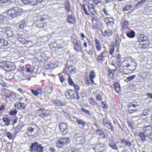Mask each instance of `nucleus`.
I'll return each mask as SVG.
<instances>
[{
    "instance_id": "f257e3e1",
    "label": "nucleus",
    "mask_w": 152,
    "mask_h": 152,
    "mask_svg": "<svg viewBox=\"0 0 152 152\" xmlns=\"http://www.w3.org/2000/svg\"><path fill=\"white\" fill-rule=\"evenodd\" d=\"M122 65L124 69L133 71L136 69L137 64L134 60L129 57L126 58L122 62Z\"/></svg>"
},
{
    "instance_id": "f03ea898",
    "label": "nucleus",
    "mask_w": 152,
    "mask_h": 152,
    "mask_svg": "<svg viewBox=\"0 0 152 152\" xmlns=\"http://www.w3.org/2000/svg\"><path fill=\"white\" fill-rule=\"evenodd\" d=\"M0 67L6 71H11L15 69V66L13 62L9 61H3L0 62Z\"/></svg>"
},
{
    "instance_id": "7ed1b4c3",
    "label": "nucleus",
    "mask_w": 152,
    "mask_h": 152,
    "mask_svg": "<svg viewBox=\"0 0 152 152\" xmlns=\"http://www.w3.org/2000/svg\"><path fill=\"white\" fill-rule=\"evenodd\" d=\"M70 142V138L68 137H60L57 141L56 146L59 149L64 148Z\"/></svg>"
},
{
    "instance_id": "20e7f679",
    "label": "nucleus",
    "mask_w": 152,
    "mask_h": 152,
    "mask_svg": "<svg viewBox=\"0 0 152 152\" xmlns=\"http://www.w3.org/2000/svg\"><path fill=\"white\" fill-rule=\"evenodd\" d=\"M31 152H43L44 147L37 142L33 143L30 147Z\"/></svg>"
},
{
    "instance_id": "39448f33",
    "label": "nucleus",
    "mask_w": 152,
    "mask_h": 152,
    "mask_svg": "<svg viewBox=\"0 0 152 152\" xmlns=\"http://www.w3.org/2000/svg\"><path fill=\"white\" fill-rule=\"evenodd\" d=\"M7 13L9 16L12 18H15L21 15L22 12L19 10L18 8L13 7L12 8L9 10Z\"/></svg>"
},
{
    "instance_id": "423d86ee",
    "label": "nucleus",
    "mask_w": 152,
    "mask_h": 152,
    "mask_svg": "<svg viewBox=\"0 0 152 152\" xmlns=\"http://www.w3.org/2000/svg\"><path fill=\"white\" fill-rule=\"evenodd\" d=\"M144 134L149 139L152 140V127L151 126H145L143 127Z\"/></svg>"
},
{
    "instance_id": "0eeeda50",
    "label": "nucleus",
    "mask_w": 152,
    "mask_h": 152,
    "mask_svg": "<svg viewBox=\"0 0 152 152\" xmlns=\"http://www.w3.org/2000/svg\"><path fill=\"white\" fill-rule=\"evenodd\" d=\"M43 0H21L22 2L25 4H30L35 6L42 3Z\"/></svg>"
},
{
    "instance_id": "6e6552de",
    "label": "nucleus",
    "mask_w": 152,
    "mask_h": 152,
    "mask_svg": "<svg viewBox=\"0 0 152 152\" xmlns=\"http://www.w3.org/2000/svg\"><path fill=\"white\" fill-rule=\"evenodd\" d=\"M54 45V48L58 49L62 48L65 47V45L64 43L61 40L56 41Z\"/></svg>"
},
{
    "instance_id": "1a4fd4ad",
    "label": "nucleus",
    "mask_w": 152,
    "mask_h": 152,
    "mask_svg": "<svg viewBox=\"0 0 152 152\" xmlns=\"http://www.w3.org/2000/svg\"><path fill=\"white\" fill-rule=\"evenodd\" d=\"M65 95L66 97L68 99H74L75 98V94L71 90H69L65 93Z\"/></svg>"
},
{
    "instance_id": "9d476101",
    "label": "nucleus",
    "mask_w": 152,
    "mask_h": 152,
    "mask_svg": "<svg viewBox=\"0 0 152 152\" xmlns=\"http://www.w3.org/2000/svg\"><path fill=\"white\" fill-rule=\"evenodd\" d=\"M59 125L60 130L64 134H65L67 133L68 129L66 124L61 123L59 124Z\"/></svg>"
},
{
    "instance_id": "9b49d317",
    "label": "nucleus",
    "mask_w": 152,
    "mask_h": 152,
    "mask_svg": "<svg viewBox=\"0 0 152 152\" xmlns=\"http://www.w3.org/2000/svg\"><path fill=\"white\" fill-rule=\"evenodd\" d=\"M74 49L77 52L81 51L82 50V48L81 46L80 42L77 40H76L74 42Z\"/></svg>"
},
{
    "instance_id": "f8f14e48",
    "label": "nucleus",
    "mask_w": 152,
    "mask_h": 152,
    "mask_svg": "<svg viewBox=\"0 0 152 152\" xmlns=\"http://www.w3.org/2000/svg\"><path fill=\"white\" fill-rule=\"evenodd\" d=\"M105 21L107 26H111L114 23V19L111 18L106 17Z\"/></svg>"
},
{
    "instance_id": "ddd939ff",
    "label": "nucleus",
    "mask_w": 152,
    "mask_h": 152,
    "mask_svg": "<svg viewBox=\"0 0 152 152\" xmlns=\"http://www.w3.org/2000/svg\"><path fill=\"white\" fill-rule=\"evenodd\" d=\"M102 35L104 37H109L111 36L113 34L112 31L110 29L105 30L104 32L102 31Z\"/></svg>"
},
{
    "instance_id": "4468645a",
    "label": "nucleus",
    "mask_w": 152,
    "mask_h": 152,
    "mask_svg": "<svg viewBox=\"0 0 152 152\" xmlns=\"http://www.w3.org/2000/svg\"><path fill=\"white\" fill-rule=\"evenodd\" d=\"M89 76L90 80L92 84L96 85V84L95 83L93 80V79L95 78L96 76V74L94 70H92L90 72Z\"/></svg>"
},
{
    "instance_id": "2eb2a0df",
    "label": "nucleus",
    "mask_w": 152,
    "mask_h": 152,
    "mask_svg": "<svg viewBox=\"0 0 152 152\" xmlns=\"http://www.w3.org/2000/svg\"><path fill=\"white\" fill-rule=\"evenodd\" d=\"M95 43L96 50L98 51H100L101 50L102 46L99 41L97 39H96Z\"/></svg>"
},
{
    "instance_id": "dca6fc26",
    "label": "nucleus",
    "mask_w": 152,
    "mask_h": 152,
    "mask_svg": "<svg viewBox=\"0 0 152 152\" xmlns=\"http://www.w3.org/2000/svg\"><path fill=\"white\" fill-rule=\"evenodd\" d=\"M105 50H104L103 52L100 53L97 58V60L100 63H102L104 61V54L105 53Z\"/></svg>"
},
{
    "instance_id": "f3484780",
    "label": "nucleus",
    "mask_w": 152,
    "mask_h": 152,
    "mask_svg": "<svg viewBox=\"0 0 152 152\" xmlns=\"http://www.w3.org/2000/svg\"><path fill=\"white\" fill-rule=\"evenodd\" d=\"M4 30L8 37H11L12 36L13 34L12 31L9 27H6Z\"/></svg>"
},
{
    "instance_id": "a211bd4d",
    "label": "nucleus",
    "mask_w": 152,
    "mask_h": 152,
    "mask_svg": "<svg viewBox=\"0 0 152 152\" xmlns=\"http://www.w3.org/2000/svg\"><path fill=\"white\" fill-rule=\"evenodd\" d=\"M64 5L65 10L67 12L70 11L71 7L69 2L68 0L66 1L65 2Z\"/></svg>"
},
{
    "instance_id": "6ab92c4d",
    "label": "nucleus",
    "mask_w": 152,
    "mask_h": 152,
    "mask_svg": "<svg viewBox=\"0 0 152 152\" xmlns=\"http://www.w3.org/2000/svg\"><path fill=\"white\" fill-rule=\"evenodd\" d=\"M76 122L79 125H80L82 128H84L86 125L85 122L83 121L82 120H78L77 118H75Z\"/></svg>"
},
{
    "instance_id": "aec40b11",
    "label": "nucleus",
    "mask_w": 152,
    "mask_h": 152,
    "mask_svg": "<svg viewBox=\"0 0 152 152\" xmlns=\"http://www.w3.org/2000/svg\"><path fill=\"white\" fill-rule=\"evenodd\" d=\"M146 134L142 132H140L139 136L140 137L141 140L143 142H144L146 140V137L147 136Z\"/></svg>"
},
{
    "instance_id": "412c9836",
    "label": "nucleus",
    "mask_w": 152,
    "mask_h": 152,
    "mask_svg": "<svg viewBox=\"0 0 152 152\" xmlns=\"http://www.w3.org/2000/svg\"><path fill=\"white\" fill-rule=\"evenodd\" d=\"M67 21L69 23H74L75 21V18L73 15H69L68 16Z\"/></svg>"
},
{
    "instance_id": "4be33fe9",
    "label": "nucleus",
    "mask_w": 152,
    "mask_h": 152,
    "mask_svg": "<svg viewBox=\"0 0 152 152\" xmlns=\"http://www.w3.org/2000/svg\"><path fill=\"white\" fill-rule=\"evenodd\" d=\"M127 36L130 38H132L134 37L135 35L134 32L132 30L126 32Z\"/></svg>"
},
{
    "instance_id": "5701e85b",
    "label": "nucleus",
    "mask_w": 152,
    "mask_h": 152,
    "mask_svg": "<svg viewBox=\"0 0 152 152\" xmlns=\"http://www.w3.org/2000/svg\"><path fill=\"white\" fill-rule=\"evenodd\" d=\"M18 41L22 42L23 44H26L27 43L31 42L32 43V41H28L26 40L24 38L22 37H18Z\"/></svg>"
},
{
    "instance_id": "b1692460",
    "label": "nucleus",
    "mask_w": 152,
    "mask_h": 152,
    "mask_svg": "<svg viewBox=\"0 0 152 152\" xmlns=\"http://www.w3.org/2000/svg\"><path fill=\"white\" fill-rule=\"evenodd\" d=\"M45 89L47 93L50 94L53 92V87L52 86H48L46 87Z\"/></svg>"
},
{
    "instance_id": "393cba45",
    "label": "nucleus",
    "mask_w": 152,
    "mask_h": 152,
    "mask_svg": "<svg viewBox=\"0 0 152 152\" xmlns=\"http://www.w3.org/2000/svg\"><path fill=\"white\" fill-rule=\"evenodd\" d=\"M136 105L134 104H132L131 105H129L128 111L130 113H132L134 112V111H135V109L132 108L133 107L135 108Z\"/></svg>"
},
{
    "instance_id": "a878e982",
    "label": "nucleus",
    "mask_w": 152,
    "mask_h": 152,
    "mask_svg": "<svg viewBox=\"0 0 152 152\" xmlns=\"http://www.w3.org/2000/svg\"><path fill=\"white\" fill-rule=\"evenodd\" d=\"M2 120L5 123V125L7 126L10 125V122L11 121V120L7 118L4 117L2 118Z\"/></svg>"
},
{
    "instance_id": "bb28decb",
    "label": "nucleus",
    "mask_w": 152,
    "mask_h": 152,
    "mask_svg": "<svg viewBox=\"0 0 152 152\" xmlns=\"http://www.w3.org/2000/svg\"><path fill=\"white\" fill-rule=\"evenodd\" d=\"M115 89L116 92L119 93L120 91V88L119 84L118 83H115L114 84Z\"/></svg>"
},
{
    "instance_id": "cd10ccee",
    "label": "nucleus",
    "mask_w": 152,
    "mask_h": 152,
    "mask_svg": "<svg viewBox=\"0 0 152 152\" xmlns=\"http://www.w3.org/2000/svg\"><path fill=\"white\" fill-rule=\"evenodd\" d=\"M112 124L109 122L104 125V126L105 127L107 128L108 129H110L111 131H113V129L112 126Z\"/></svg>"
},
{
    "instance_id": "c85d7f7f",
    "label": "nucleus",
    "mask_w": 152,
    "mask_h": 152,
    "mask_svg": "<svg viewBox=\"0 0 152 152\" xmlns=\"http://www.w3.org/2000/svg\"><path fill=\"white\" fill-rule=\"evenodd\" d=\"M53 103L56 106H63L64 104L60 100H54L53 102Z\"/></svg>"
},
{
    "instance_id": "c756f323",
    "label": "nucleus",
    "mask_w": 152,
    "mask_h": 152,
    "mask_svg": "<svg viewBox=\"0 0 152 152\" xmlns=\"http://www.w3.org/2000/svg\"><path fill=\"white\" fill-rule=\"evenodd\" d=\"M66 71L69 73L72 74H75V73L76 70L75 69H73L72 67H69L67 69Z\"/></svg>"
},
{
    "instance_id": "7c9ffc66",
    "label": "nucleus",
    "mask_w": 152,
    "mask_h": 152,
    "mask_svg": "<svg viewBox=\"0 0 152 152\" xmlns=\"http://www.w3.org/2000/svg\"><path fill=\"white\" fill-rule=\"evenodd\" d=\"M110 146L113 149L117 151L118 150V148L117 147L116 144L114 143H110Z\"/></svg>"
},
{
    "instance_id": "2f4dec72",
    "label": "nucleus",
    "mask_w": 152,
    "mask_h": 152,
    "mask_svg": "<svg viewBox=\"0 0 152 152\" xmlns=\"http://www.w3.org/2000/svg\"><path fill=\"white\" fill-rule=\"evenodd\" d=\"M76 140L77 142H78L79 144H80V143L81 144H83L84 141V137H77Z\"/></svg>"
},
{
    "instance_id": "473e14b6",
    "label": "nucleus",
    "mask_w": 152,
    "mask_h": 152,
    "mask_svg": "<svg viewBox=\"0 0 152 152\" xmlns=\"http://www.w3.org/2000/svg\"><path fill=\"white\" fill-rule=\"evenodd\" d=\"M104 144L101 142H99L96 145L94 148V149L96 150H98L99 148H98V146H99V147L101 148L103 147Z\"/></svg>"
},
{
    "instance_id": "72a5a7b5",
    "label": "nucleus",
    "mask_w": 152,
    "mask_h": 152,
    "mask_svg": "<svg viewBox=\"0 0 152 152\" xmlns=\"http://www.w3.org/2000/svg\"><path fill=\"white\" fill-rule=\"evenodd\" d=\"M89 102L91 105L93 106L95 105L96 104L92 98H91L89 99Z\"/></svg>"
},
{
    "instance_id": "f704fd0d",
    "label": "nucleus",
    "mask_w": 152,
    "mask_h": 152,
    "mask_svg": "<svg viewBox=\"0 0 152 152\" xmlns=\"http://www.w3.org/2000/svg\"><path fill=\"white\" fill-rule=\"evenodd\" d=\"M94 7L95 6L93 5V4L88 3V8L89 11H92L91 10H92L94 11L95 12Z\"/></svg>"
},
{
    "instance_id": "c9c22d12",
    "label": "nucleus",
    "mask_w": 152,
    "mask_h": 152,
    "mask_svg": "<svg viewBox=\"0 0 152 152\" xmlns=\"http://www.w3.org/2000/svg\"><path fill=\"white\" fill-rule=\"evenodd\" d=\"M114 52V45L113 44H111L110 49V55H113Z\"/></svg>"
},
{
    "instance_id": "e433bc0d",
    "label": "nucleus",
    "mask_w": 152,
    "mask_h": 152,
    "mask_svg": "<svg viewBox=\"0 0 152 152\" xmlns=\"http://www.w3.org/2000/svg\"><path fill=\"white\" fill-rule=\"evenodd\" d=\"M83 7V9L84 13L87 15H89V13L87 12V10L86 8V5L85 4H83L81 5Z\"/></svg>"
},
{
    "instance_id": "4c0bfd02",
    "label": "nucleus",
    "mask_w": 152,
    "mask_h": 152,
    "mask_svg": "<svg viewBox=\"0 0 152 152\" xmlns=\"http://www.w3.org/2000/svg\"><path fill=\"white\" fill-rule=\"evenodd\" d=\"M32 93L35 96H38L39 94V92L37 89L36 90H34L33 89L31 90Z\"/></svg>"
},
{
    "instance_id": "58836bf2",
    "label": "nucleus",
    "mask_w": 152,
    "mask_h": 152,
    "mask_svg": "<svg viewBox=\"0 0 152 152\" xmlns=\"http://www.w3.org/2000/svg\"><path fill=\"white\" fill-rule=\"evenodd\" d=\"M135 75H133L132 76H129L127 78V79L129 81H131L134 79L136 77Z\"/></svg>"
},
{
    "instance_id": "ea45409f",
    "label": "nucleus",
    "mask_w": 152,
    "mask_h": 152,
    "mask_svg": "<svg viewBox=\"0 0 152 152\" xmlns=\"http://www.w3.org/2000/svg\"><path fill=\"white\" fill-rule=\"evenodd\" d=\"M18 107L20 109L24 108L25 107V105L24 103H19L17 104Z\"/></svg>"
},
{
    "instance_id": "a19ab883",
    "label": "nucleus",
    "mask_w": 152,
    "mask_h": 152,
    "mask_svg": "<svg viewBox=\"0 0 152 152\" xmlns=\"http://www.w3.org/2000/svg\"><path fill=\"white\" fill-rule=\"evenodd\" d=\"M128 22L126 20H124L123 24V28H127L128 26Z\"/></svg>"
},
{
    "instance_id": "79ce46f5",
    "label": "nucleus",
    "mask_w": 152,
    "mask_h": 152,
    "mask_svg": "<svg viewBox=\"0 0 152 152\" xmlns=\"http://www.w3.org/2000/svg\"><path fill=\"white\" fill-rule=\"evenodd\" d=\"M68 81L69 84L71 86H73L75 84L71 77L69 76L68 78Z\"/></svg>"
},
{
    "instance_id": "37998d69",
    "label": "nucleus",
    "mask_w": 152,
    "mask_h": 152,
    "mask_svg": "<svg viewBox=\"0 0 152 152\" xmlns=\"http://www.w3.org/2000/svg\"><path fill=\"white\" fill-rule=\"evenodd\" d=\"M132 5H126L125 7L123 9V10L124 11H126L130 10L132 7Z\"/></svg>"
},
{
    "instance_id": "c03bdc74",
    "label": "nucleus",
    "mask_w": 152,
    "mask_h": 152,
    "mask_svg": "<svg viewBox=\"0 0 152 152\" xmlns=\"http://www.w3.org/2000/svg\"><path fill=\"white\" fill-rule=\"evenodd\" d=\"M102 123L104 125L110 122V121L109 120H107L106 117L105 118H104L102 121Z\"/></svg>"
},
{
    "instance_id": "a18cd8bd",
    "label": "nucleus",
    "mask_w": 152,
    "mask_h": 152,
    "mask_svg": "<svg viewBox=\"0 0 152 152\" xmlns=\"http://www.w3.org/2000/svg\"><path fill=\"white\" fill-rule=\"evenodd\" d=\"M3 41L2 42V45L4 47L6 46L8 44V41L3 39Z\"/></svg>"
},
{
    "instance_id": "49530a36",
    "label": "nucleus",
    "mask_w": 152,
    "mask_h": 152,
    "mask_svg": "<svg viewBox=\"0 0 152 152\" xmlns=\"http://www.w3.org/2000/svg\"><path fill=\"white\" fill-rule=\"evenodd\" d=\"M125 144H126V146H128L130 148L132 147V143L128 140H127V141H126V142H125Z\"/></svg>"
},
{
    "instance_id": "de8ad7c7",
    "label": "nucleus",
    "mask_w": 152,
    "mask_h": 152,
    "mask_svg": "<svg viewBox=\"0 0 152 152\" xmlns=\"http://www.w3.org/2000/svg\"><path fill=\"white\" fill-rule=\"evenodd\" d=\"M7 135L9 139L12 140V134L9 132H8L7 134Z\"/></svg>"
},
{
    "instance_id": "09e8293b",
    "label": "nucleus",
    "mask_w": 152,
    "mask_h": 152,
    "mask_svg": "<svg viewBox=\"0 0 152 152\" xmlns=\"http://www.w3.org/2000/svg\"><path fill=\"white\" fill-rule=\"evenodd\" d=\"M16 96V94L13 92H11L10 93V96L15 98Z\"/></svg>"
},
{
    "instance_id": "8fccbe9b",
    "label": "nucleus",
    "mask_w": 152,
    "mask_h": 152,
    "mask_svg": "<svg viewBox=\"0 0 152 152\" xmlns=\"http://www.w3.org/2000/svg\"><path fill=\"white\" fill-rule=\"evenodd\" d=\"M116 62L119 63L121 60V57L119 55H118L116 56Z\"/></svg>"
},
{
    "instance_id": "3c124183",
    "label": "nucleus",
    "mask_w": 152,
    "mask_h": 152,
    "mask_svg": "<svg viewBox=\"0 0 152 152\" xmlns=\"http://www.w3.org/2000/svg\"><path fill=\"white\" fill-rule=\"evenodd\" d=\"M72 86L74 87L75 88V91H77L78 90L80 89V87L77 85L75 84Z\"/></svg>"
},
{
    "instance_id": "603ef678",
    "label": "nucleus",
    "mask_w": 152,
    "mask_h": 152,
    "mask_svg": "<svg viewBox=\"0 0 152 152\" xmlns=\"http://www.w3.org/2000/svg\"><path fill=\"white\" fill-rule=\"evenodd\" d=\"M144 3L145 2L142 0H141L140 1L137 2V3L136 4V6L137 7L138 6L140 5V4H142Z\"/></svg>"
},
{
    "instance_id": "864d4df0",
    "label": "nucleus",
    "mask_w": 152,
    "mask_h": 152,
    "mask_svg": "<svg viewBox=\"0 0 152 152\" xmlns=\"http://www.w3.org/2000/svg\"><path fill=\"white\" fill-rule=\"evenodd\" d=\"M102 105L103 107L104 108H106L107 107V105L105 102H102Z\"/></svg>"
},
{
    "instance_id": "5fc2aeb1",
    "label": "nucleus",
    "mask_w": 152,
    "mask_h": 152,
    "mask_svg": "<svg viewBox=\"0 0 152 152\" xmlns=\"http://www.w3.org/2000/svg\"><path fill=\"white\" fill-rule=\"evenodd\" d=\"M17 113V111L16 110H11L9 114H16Z\"/></svg>"
},
{
    "instance_id": "6e6d98bb",
    "label": "nucleus",
    "mask_w": 152,
    "mask_h": 152,
    "mask_svg": "<svg viewBox=\"0 0 152 152\" xmlns=\"http://www.w3.org/2000/svg\"><path fill=\"white\" fill-rule=\"evenodd\" d=\"M96 99L97 100H99V101L102 99V96L99 94H98L96 96Z\"/></svg>"
},
{
    "instance_id": "4d7b16f0",
    "label": "nucleus",
    "mask_w": 152,
    "mask_h": 152,
    "mask_svg": "<svg viewBox=\"0 0 152 152\" xmlns=\"http://www.w3.org/2000/svg\"><path fill=\"white\" fill-rule=\"evenodd\" d=\"M24 126V125H20V124H18V126L17 128L19 130H20L23 128Z\"/></svg>"
},
{
    "instance_id": "13d9d810",
    "label": "nucleus",
    "mask_w": 152,
    "mask_h": 152,
    "mask_svg": "<svg viewBox=\"0 0 152 152\" xmlns=\"http://www.w3.org/2000/svg\"><path fill=\"white\" fill-rule=\"evenodd\" d=\"M82 111L85 113H86L87 114H89V112L88 110H87L85 109H82Z\"/></svg>"
},
{
    "instance_id": "bf43d9fd",
    "label": "nucleus",
    "mask_w": 152,
    "mask_h": 152,
    "mask_svg": "<svg viewBox=\"0 0 152 152\" xmlns=\"http://www.w3.org/2000/svg\"><path fill=\"white\" fill-rule=\"evenodd\" d=\"M17 91L20 92V93H21V94H23L25 92V91H23L20 88H18V89Z\"/></svg>"
},
{
    "instance_id": "052dcab7",
    "label": "nucleus",
    "mask_w": 152,
    "mask_h": 152,
    "mask_svg": "<svg viewBox=\"0 0 152 152\" xmlns=\"http://www.w3.org/2000/svg\"><path fill=\"white\" fill-rule=\"evenodd\" d=\"M142 47L143 48H146L148 46V43H146V44L143 43V44H142Z\"/></svg>"
},
{
    "instance_id": "680f3d73",
    "label": "nucleus",
    "mask_w": 152,
    "mask_h": 152,
    "mask_svg": "<svg viewBox=\"0 0 152 152\" xmlns=\"http://www.w3.org/2000/svg\"><path fill=\"white\" fill-rule=\"evenodd\" d=\"M94 2L96 5L101 2V0H94Z\"/></svg>"
},
{
    "instance_id": "e2e57ef3",
    "label": "nucleus",
    "mask_w": 152,
    "mask_h": 152,
    "mask_svg": "<svg viewBox=\"0 0 152 152\" xmlns=\"http://www.w3.org/2000/svg\"><path fill=\"white\" fill-rule=\"evenodd\" d=\"M18 120V118L17 117H15L14 119V120L13 122V123L12 124V125H14V124H16L17 121Z\"/></svg>"
},
{
    "instance_id": "0e129e2a",
    "label": "nucleus",
    "mask_w": 152,
    "mask_h": 152,
    "mask_svg": "<svg viewBox=\"0 0 152 152\" xmlns=\"http://www.w3.org/2000/svg\"><path fill=\"white\" fill-rule=\"evenodd\" d=\"M119 40V37L118 36H117L115 38V44L117 45L118 44Z\"/></svg>"
},
{
    "instance_id": "69168bd1",
    "label": "nucleus",
    "mask_w": 152,
    "mask_h": 152,
    "mask_svg": "<svg viewBox=\"0 0 152 152\" xmlns=\"http://www.w3.org/2000/svg\"><path fill=\"white\" fill-rule=\"evenodd\" d=\"M127 123L129 126L132 129H133V127L132 125V123L130 121H128Z\"/></svg>"
},
{
    "instance_id": "338daca9",
    "label": "nucleus",
    "mask_w": 152,
    "mask_h": 152,
    "mask_svg": "<svg viewBox=\"0 0 152 152\" xmlns=\"http://www.w3.org/2000/svg\"><path fill=\"white\" fill-rule=\"evenodd\" d=\"M24 23H22L21 24L19 25V26L20 29H22L24 27Z\"/></svg>"
},
{
    "instance_id": "774afa93",
    "label": "nucleus",
    "mask_w": 152,
    "mask_h": 152,
    "mask_svg": "<svg viewBox=\"0 0 152 152\" xmlns=\"http://www.w3.org/2000/svg\"><path fill=\"white\" fill-rule=\"evenodd\" d=\"M103 11L106 15H109V14L107 12L106 8H104L103 9Z\"/></svg>"
}]
</instances>
